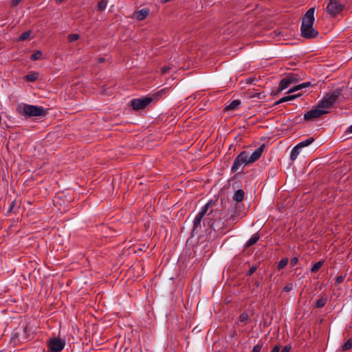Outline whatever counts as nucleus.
<instances>
[{
	"label": "nucleus",
	"instance_id": "nucleus-1",
	"mask_svg": "<svg viewBox=\"0 0 352 352\" xmlns=\"http://www.w3.org/2000/svg\"><path fill=\"white\" fill-rule=\"evenodd\" d=\"M212 214V217L208 222V226L217 234H225L224 230L228 227V223L221 219L222 212L221 210H211L208 215Z\"/></svg>",
	"mask_w": 352,
	"mask_h": 352
},
{
	"label": "nucleus",
	"instance_id": "nucleus-2",
	"mask_svg": "<svg viewBox=\"0 0 352 352\" xmlns=\"http://www.w3.org/2000/svg\"><path fill=\"white\" fill-rule=\"evenodd\" d=\"M221 212L226 217V221L228 223V226L230 224H235L237 221V217L239 215L236 206L229 199H221Z\"/></svg>",
	"mask_w": 352,
	"mask_h": 352
},
{
	"label": "nucleus",
	"instance_id": "nucleus-3",
	"mask_svg": "<svg viewBox=\"0 0 352 352\" xmlns=\"http://www.w3.org/2000/svg\"><path fill=\"white\" fill-rule=\"evenodd\" d=\"M32 338L28 325H23L16 328L11 336V341L17 344L25 343Z\"/></svg>",
	"mask_w": 352,
	"mask_h": 352
},
{
	"label": "nucleus",
	"instance_id": "nucleus-4",
	"mask_svg": "<svg viewBox=\"0 0 352 352\" xmlns=\"http://www.w3.org/2000/svg\"><path fill=\"white\" fill-rule=\"evenodd\" d=\"M212 201H208L201 210V211L196 215L193 221V228L192 234H197L198 231L201 228V223L206 214H208V210Z\"/></svg>",
	"mask_w": 352,
	"mask_h": 352
},
{
	"label": "nucleus",
	"instance_id": "nucleus-5",
	"mask_svg": "<svg viewBox=\"0 0 352 352\" xmlns=\"http://www.w3.org/2000/svg\"><path fill=\"white\" fill-rule=\"evenodd\" d=\"M250 164L248 159V151H241L234 159V163L231 167V171L236 173L240 168H243L246 165Z\"/></svg>",
	"mask_w": 352,
	"mask_h": 352
},
{
	"label": "nucleus",
	"instance_id": "nucleus-6",
	"mask_svg": "<svg viewBox=\"0 0 352 352\" xmlns=\"http://www.w3.org/2000/svg\"><path fill=\"white\" fill-rule=\"evenodd\" d=\"M22 114L28 116V117H38L45 116L46 111L43 107L24 104Z\"/></svg>",
	"mask_w": 352,
	"mask_h": 352
},
{
	"label": "nucleus",
	"instance_id": "nucleus-7",
	"mask_svg": "<svg viewBox=\"0 0 352 352\" xmlns=\"http://www.w3.org/2000/svg\"><path fill=\"white\" fill-rule=\"evenodd\" d=\"M340 95V90L336 89L331 94L327 95L323 97L318 107L328 109L330 108L337 100L338 96Z\"/></svg>",
	"mask_w": 352,
	"mask_h": 352
},
{
	"label": "nucleus",
	"instance_id": "nucleus-8",
	"mask_svg": "<svg viewBox=\"0 0 352 352\" xmlns=\"http://www.w3.org/2000/svg\"><path fill=\"white\" fill-rule=\"evenodd\" d=\"M65 346V340L56 338H50L47 342V352H60Z\"/></svg>",
	"mask_w": 352,
	"mask_h": 352
},
{
	"label": "nucleus",
	"instance_id": "nucleus-9",
	"mask_svg": "<svg viewBox=\"0 0 352 352\" xmlns=\"http://www.w3.org/2000/svg\"><path fill=\"white\" fill-rule=\"evenodd\" d=\"M152 101L153 98H150L148 96L141 98H135L131 101V105L133 110L139 111L144 109Z\"/></svg>",
	"mask_w": 352,
	"mask_h": 352
},
{
	"label": "nucleus",
	"instance_id": "nucleus-10",
	"mask_svg": "<svg viewBox=\"0 0 352 352\" xmlns=\"http://www.w3.org/2000/svg\"><path fill=\"white\" fill-rule=\"evenodd\" d=\"M344 9V6L338 0H329L327 10L329 14L336 16Z\"/></svg>",
	"mask_w": 352,
	"mask_h": 352
},
{
	"label": "nucleus",
	"instance_id": "nucleus-11",
	"mask_svg": "<svg viewBox=\"0 0 352 352\" xmlns=\"http://www.w3.org/2000/svg\"><path fill=\"white\" fill-rule=\"evenodd\" d=\"M327 111L326 110L322 109L318 107L316 109H311L308 111L304 115V119L305 120H314V119L320 118L322 115L327 113Z\"/></svg>",
	"mask_w": 352,
	"mask_h": 352
},
{
	"label": "nucleus",
	"instance_id": "nucleus-12",
	"mask_svg": "<svg viewBox=\"0 0 352 352\" xmlns=\"http://www.w3.org/2000/svg\"><path fill=\"white\" fill-rule=\"evenodd\" d=\"M314 11V8H311L306 12L302 19L301 27L313 26L315 20Z\"/></svg>",
	"mask_w": 352,
	"mask_h": 352
},
{
	"label": "nucleus",
	"instance_id": "nucleus-13",
	"mask_svg": "<svg viewBox=\"0 0 352 352\" xmlns=\"http://www.w3.org/2000/svg\"><path fill=\"white\" fill-rule=\"evenodd\" d=\"M301 36L307 39H311L316 37L318 32L313 26L300 27Z\"/></svg>",
	"mask_w": 352,
	"mask_h": 352
},
{
	"label": "nucleus",
	"instance_id": "nucleus-14",
	"mask_svg": "<svg viewBox=\"0 0 352 352\" xmlns=\"http://www.w3.org/2000/svg\"><path fill=\"white\" fill-rule=\"evenodd\" d=\"M265 148V144H262L250 155H249V153H248V159L250 164L257 161L261 157Z\"/></svg>",
	"mask_w": 352,
	"mask_h": 352
},
{
	"label": "nucleus",
	"instance_id": "nucleus-15",
	"mask_svg": "<svg viewBox=\"0 0 352 352\" xmlns=\"http://www.w3.org/2000/svg\"><path fill=\"white\" fill-rule=\"evenodd\" d=\"M301 79V76L296 69H293L292 72H287V88H289L290 84L297 83Z\"/></svg>",
	"mask_w": 352,
	"mask_h": 352
},
{
	"label": "nucleus",
	"instance_id": "nucleus-16",
	"mask_svg": "<svg viewBox=\"0 0 352 352\" xmlns=\"http://www.w3.org/2000/svg\"><path fill=\"white\" fill-rule=\"evenodd\" d=\"M311 86H312V84L310 82H305L296 85H292V84H290L289 88H287V94H293L294 92L300 91L304 88L309 87Z\"/></svg>",
	"mask_w": 352,
	"mask_h": 352
},
{
	"label": "nucleus",
	"instance_id": "nucleus-17",
	"mask_svg": "<svg viewBox=\"0 0 352 352\" xmlns=\"http://www.w3.org/2000/svg\"><path fill=\"white\" fill-rule=\"evenodd\" d=\"M149 13V10L146 8H143L140 10H138L134 13L135 17L138 21L144 20Z\"/></svg>",
	"mask_w": 352,
	"mask_h": 352
},
{
	"label": "nucleus",
	"instance_id": "nucleus-18",
	"mask_svg": "<svg viewBox=\"0 0 352 352\" xmlns=\"http://www.w3.org/2000/svg\"><path fill=\"white\" fill-rule=\"evenodd\" d=\"M241 103V102L240 100H234L228 105L225 107L224 111H228L235 110L239 107Z\"/></svg>",
	"mask_w": 352,
	"mask_h": 352
},
{
	"label": "nucleus",
	"instance_id": "nucleus-19",
	"mask_svg": "<svg viewBox=\"0 0 352 352\" xmlns=\"http://www.w3.org/2000/svg\"><path fill=\"white\" fill-rule=\"evenodd\" d=\"M168 91V88H164V89L154 93L149 98H153V100H159L162 98V96L165 95L167 93Z\"/></svg>",
	"mask_w": 352,
	"mask_h": 352
},
{
	"label": "nucleus",
	"instance_id": "nucleus-20",
	"mask_svg": "<svg viewBox=\"0 0 352 352\" xmlns=\"http://www.w3.org/2000/svg\"><path fill=\"white\" fill-rule=\"evenodd\" d=\"M245 197V192L242 189H239L235 191L232 198L236 202H241L243 200Z\"/></svg>",
	"mask_w": 352,
	"mask_h": 352
},
{
	"label": "nucleus",
	"instance_id": "nucleus-21",
	"mask_svg": "<svg viewBox=\"0 0 352 352\" xmlns=\"http://www.w3.org/2000/svg\"><path fill=\"white\" fill-rule=\"evenodd\" d=\"M247 96L249 98H257L258 99H262L265 97V95L263 92H256L254 91H249L247 92Z\"/></svg>",
	"mask_w": 352,
	"mask_h": 352
},
{
	"label": "nucleus",
	"instance_id": "nucleus-22",
	"mask_svg": "<svg viewBox=\"0 0 352 352\" xmlns=\"http://www.w3.org/2000/svg\"><path fill=\"white\" fill-rule=\"evenodd\" d=\"M285 199L284 197H280L277 200V209L280 212H285L286 211V205L285 204Z\"/></svg>",
	"mask_w": 352,
	"mask_h": 352
},
{
	"label": "nucleus",
	"instance_id": "nucleus-23",
	"mask_svg": "<svg viewBox=\"0 0 352 352\" xmlns=\"http://www.w3.org/2000/svg\"><path fill=\"white\" fill-rule=\"evenodd\" d=\"M300 149L301 148L298 144L293 148L289 157L292 161H294L297 158L298 154L300 153Z\"/></svg>",
	"mask_w": 352,
	"mask_h": 352
},
{
	"label": "nucleus",
	"instance_id": "nucleus-24",
	"mask_svg": "<svg viewBox=\"0 0 352 352\" xmlns=\"http://www.w3.org/2000/svg\"><path fill=\"white\" fill-rule=\"evenodd\" d=\"M259 235L258 234H253L252 237L245 243V248H249L254 245L259 240Z\"/></svg>",
	"mask_w": 352,
	"mask_h": 352
},
{
	"label": "nucleus",
	"instance_id": "nucleus-25",
	"mask_svg": "<svg viewBox=\"0 0 352 352\" xmlns=\"http://www.w3.org/2000/svg\"><path fill=\"white\" fill-rule=\"evenodd\" d=\"M327 302V297L322 296L316 301L315 307L316 308L323 307L326 305Z\"/></svg>",
	"mask_w": 352,
	"mask_h": 352
},
{
	"label": "nucleus",
	"instance_id": "nucleus-26",
	"mask_svg": "<svg viewBox=\"0 0 352 352\" xmlns=\"http://www.w3.org/2000/svg\"><path fill=\"white\" fill-rule=\"evenodd\" d=\"M38 72H32L30 74H28L25 76V80L28 82H34L38 78Z\"/></svg>",
	"mask_w": 352,
	"mask_h": 352
},
{
	"label": "nucleus",
	"instance_id": "nucleus-27",
	"mask_svg": "<svg viewBox=\"0 0 352 352\" xmlns=\"http://www.w3.org/2000/svg\"><path fill=\"white\" fill-rule=\"evenodd\" d=\"M286 89V78H283L279 83L278 87L277 88V90L274 92V95H276L282 90Z\"/></svg>",
	"mask_w": 352,
	"mask_h": 352
},
{
	"label": "nucleus",
	"instance_id": "nucleus-28",
	"mask_svg": "<svg viewBox=\"0 0 352 352\" xmlns=\"http://www.w3.org/2000/svg\"><path fill=\"white\" fill-rule=\"evenodd\" d=\"M314 141V138H310L309 139H307V140L298 143V145L300 146V148H302L305 146L310 145Z\"/></svg>",
	"mask_w": 352,
	"mask_h": 352
},
{
	"label": "nucleus",
	"instance_id": "nucleus-29",
	"mask_svg": "<svg viewBox=\"0 0 352 352\" xmlns=\"http://www.w3.org/2000/svg\"><path fill=\"white\" fill-rule=\"evenodd\" d=\"M352 348V338H349L346 342H345L342 346V349L344 351H346L350 350Z\"/></svg>",
	"mask_w": 352,
	"mask_h": 352
},
{
	"label": "nucleus",
	"instance_id": "nucleus-30",
	"mask_svg": "<svg viewBox=\"0 0 352 352\" xmlns=\"http://www.w3.org/2000/svg\"><path fill=\"white\" fill-rule=\"evenodd\" d=\"M31 33H32V32L30 30L25 31V32H23L20 35V36L18 38V41H23L28 39L30 36Z\"/></svg>",
	"mask_w": 352,
	"mask_h": 352
},
{
	"label": "nucleus",
	"instance_id": "nucleus-31",
	"mask_svg": "<svg viewBox=\"0 0 352 352\" xmlns=\"http://www.w3.org/2000/svg\"><path fill=\"white\" fill-rule=\"evenodd\" d=\"M107 6V0H101L98 3L97 8L99 11H103Z\"/></svg>",
	"mask_w": 352,
	"mask_h": 352
},
{
	"label": "nucleus",
	"instance_id": "nucleus-32",
	"mask_svg": "<svg viewBox=\"0 0 352 352\" xmlns=\"http://www.w3.org/2000/svg\"><path fill=\"white\" fill-rule=\"evenodd\" d=\"M322 265H323V261H318L312 266V267L311 269V272H318L321 268Z\"/></svg>",
	"mask_w": 352,
	"mask_h": 352
},
{
	"label": "nucleus",
	"instance_id": "nucleus-33",
	"mask_svg": "<svg viewBox=\"0 0 352 352\" xmlns=\"http://www.w3.org/2000/svg\"><path fill=\"white\" fill-rule=\"evenodd\" d=\"M302 95V92L300 91L296 94H287V102L292 101L297 98L300 97Z\"/></svg>",
	"mask_w": 352,
	"mask_h": 352
},
{
	"label": "nucleus",
	"instance_id": "nucleus-34",
	"mask_svg": "<svg viewBox=\"0 0 352 352\" xmlns=\"http://www.w3.org/2000/svg\"><path fill=\"white\" fill-rule=\"evenodd\" d=\"M248 319H249L248 314L247 312L244 311V312H243L242 314H240L238 320H239V322H245Z\"/></svg>",
	"mask_w": 352,
	"mask_h": 352
},
{
	"label": "nucleus",
	"instance_id": "nucleus-35",
	"mask_svg": "<svg viewBox=\"0 0 352 352\" xmlns=\"http://www.w3.org/2000/svg\"><path fill=\"white\" fill-rule=\"evenodd\" d=\"M42 56V52L39 50L36 51L34 54L31 55V60H37L40 59Z\"/></svg>",
	"mask_w": 352,
	"mask_h": 352
},
{
	"label": "nucleus",
	"instance_id": "nucleus-36",
	"mask_svg": "<svg viewBox=\"0 0 352 352\" xmlns=\"http://www.w3.org/2000/svg\"><path fill=\"white\" fill-rule=\"evenodd\" d=\"M79 35L78 34H70L67 36V39L69 42H74L79 38Z\"/></svg>",
	"mask_w": 352,
	"mask_h": 352
},
{
	"label": "nucleus",
	"instance_id": "nucleus-37",
	"mask_svg": "<svg viewBox=\"0 0 352 352\" xmlns=\"http://www.w3.org/2000/svg\"><path fill=\"white\" fill-rule=\"evenodd\" d=\"M286 266V258H283L278 263L277 269L280 270Z\"/></svg>",
	"mask_w": 352,
	"mask_h": 352
},
{
	"label": "nucleus",
	"instance_id": "nucleus-38",
	"mask_svg": "<svg viewBox=\"0 0 352 352\" xmlns=\"http://www.w3.org/2000/svg\"><path fill=\"white\" fill-rule=\"evenodd\" d=\"M257 267H258V266H257V265H252V266L250 267L249 270L246 272L245 276H251L252 274H253L255 272V271L256 270Z\"/></svg>",
	"mask_w": 352,
	"mask_h": 352
},
{
	"label": "nucleus",
	"instance_id": "nucleus-39",
	"mask_svg": "<svg viewBox=\"0 0 352 352\" xmlns=\"http://www.w3.org/2000/svg\"><path fill=\"white\" fill-rule=\"evenodd\" d=\"M284 236V234H283V236ZM275 240L276 241V242L278 243H279L280 245H284L285 243V239L283 237V239H280V236L279 234H276V239Z\"/></svg>",
	"mask_w": 352,
	"mask_h": 352
},
{
	"label": "nucleus",
	"instance_id": "nucleus-40",
	"mask_svg": "<svg viewBox=\"0 0 352 352\" xmlns=\"http://www.w3.org/2000/svg\"><path fill=\"white\" fill-rule=\"evenodd\" d=\"M296 65V63L293 60H287V70L295 69L292 67Z\"/></svg>",
	"mask_w": 352,
	"mask_h": 352
},
{
	"label": "nucleus",
	"instance_id": "nucleus-41",
	"mask_svg": "<svg viewBox=\"0 0 352 352\" xmlns=\"http://www.w3.org/2000/svg\"><path fill=\"white\" fill-rule=\"evenodd\" d=\"M343 280H344V276H342V275L338 276L336 279L335 285L338 286L339 284H340L342 282H343Z\"/></svg>",
	"mask_w": 352,
	"mask_h": 352
},
{
	"label": "nucleus",
	"instance_id": "nucleus-42",
	"mask_svg": "<svg viewBox=\"0 0 352 352\" xmlns=\"http://www.w3.org/2000/svg\"><path fill=\"white\" fill-rule=\"evenodd\" d=\"M263 344H256L252 349V352H261V350L262 349Z\"/></svg>",
	"mask_w": 352,
	"mask_h": 352
},
{
	"label": "nucleus",
	"instance_id": "nucleus-43",
	"mask_svg": "<svg viewBox=\"0 0 352 352\" xmlns=\"http://www.w3.org/2000/svg\"><path fill=\"white\" fill-rule=\"evenodd\" d=\"M15 204H16V201L15 200H14V201H12L11 202V204H10V207H9L8 211H7V213H11L12 212L13 208H14Z\"/></svg>",
	"mask_w": 352,
	"mask_h": 352
},
{
	"label": "nucleus",
	"instance_id": "nucleus-44",
	"mask_svg": "<svg viewBox=\"0 0 352 352\" xmlns=\"http://www.w3.org/2000/svg\"><path fill=\"white\" fill-rule=\"evenodd\" d=\"M298 261V259L297 257H294L290 262V264L292 267H294Z\"/></svg>",
	"mask_w": 352,
	"mask_h": 352
},
{
	"label": "nucleus",
	"instance_id": "nucleus-45",
	"mask_svg": "<svg viewBox=\"0 0 352 352\" xmlns=\"http://www.w3.org/2000/svg\"><path fill=\"white\" fill-rule=\"evenodd\" d=\"M170 69V67H163L161 68V73L162 74H166L167 72H168V71Z\"/></svg>",
	"mask_w": 352,
	"mask_h": 352
},
{
	"label": "nucleus",
	"instance_id": "nucleus-46",
	"mask_svg": "<svg viewBox=\"0 0 352 352\" xmlns=\"http://www.w3.org/2000/svg\"><path fill=\"white\" fill-rule=\"evenodd\" d=\"M21 1V0H12L11 1V6L12 7H16V6H17L19 4V3Z\"/></svg>",
	"mask_w": 352,
	"mask_h": 352
},
{
	"label": "nucleus",
	"instance_id": "nucleus-47",
	"mask_svg": "<svg viewBox=\"0 0 352 352\" xmlns=\"http://www.w3.org/2000/svg\"><path fill=\"white\" fill-rule=\"evenodd\" d=\"M286 102V96H283L279 100L276 101L275 102V104H280V103H282V102Z\"/></svg>",
	"mask_w": 352,
	"mask_h": 352
},
{
	"label": "nucleus",
	"instance_id": "nucleus-48",
	"mask_svg": "<svg viewBox=\"0 0 352 352\" xmlns=\"http://www.w3.org/2000/svg\"><path fill=\"white\" fill-rule=\"evenodd\" d=\"M280 351V346L278 345H276L273 347L272 352H279Z\"/></svg>",
	"mask_w": 352,
	"mask_h": 352
},
{
	"label": "nucleus",
	"instance_id": "nucleus-49",
	"mask_svg": "<svg viewBox=\"0 0 352 352\" xmlns=\"http://www.w3.org/2000/svg\"><path fill=\"white\" fill-rule=\"evenodd\" d=\"M346 133H352V124L346 130Z\"/></svg>",
	"mask_w": 352,
	"mask_h": 352
},
{
	"label": "nucleus",
	"instance_id": "nucleus-50",
	"mask_svg": "<svg viewBox=\"0 0 352 352\" xmlns=\"http://www.w3.org/2000/svg\"><path fill=\"white\" fill-rule=\"evenodd\" d=\"M98 62H99V63H102V62H104V58L100 57V58H98Z\"/></svg>",
	"mask_w": 352,
	"mask_h": 352
},
{
	"label": "nucleus",
	"instance_id": "nucleus-51",
	"mask_svg": "<svg viewBox=\"0 0 352 352\" xmlns=\"http://www.w3.org/2000/svg\"><path fill=\"white\" fill-rule=\"evenodd\" d=\"M292 285L287 284V292H289L290 289H292Z\"/></svg>",
	"mask_w": 352,
	"mask_h": 352
},
{
	"label": "nucleus",
	"instance_id": "nucleus-52",
	"mask_svg": "<svg viewBox=\"0 0 352 352\" xmlns=\"http://www.w3.org/2000/svg\"><path fill=\"white\" fill-rule=\"evenodd\" d=\"M64 0H55V2L57 3V4H60Z\"/></svg>",
	"mask_w": 352,
	"mask_h": 352
},
{
	"label": "nucleus",
	"instance_id": "nucleus-53",
	"mask_svg": "<svg viewBox=\"0 0 352 352\" xmlns=\"http://www.w3.org/2000/svg\"><path fill=\"white\" fill-rule=\"evenodd\" d=\"M280 352H286V346H284L282 349H281V351Z\"/></svg>",
	"mask_w": 352,
	"mask_h": 352
},
{
	"label": "nucleus",
	"instance_id": "nucleus-54",
	"mask_svg": "<svg viewBox=\"0 0 352 352\" xmlns=\"http://www.w3.org/2000/svg\"><path fill=\"white\" fill-rule=\"evenodd\" d=\"M235 333H236V331H234V332L231 334V336H231L232 338V337H234V335H235Z\"/></svg>",
	"mask_w": 352,
	"mask_h": 352
},
{
	"label": "nucleus",
	"instance_id": "nucleus-55",
	"mask_svg": "<svg viewBox=\"0 0 352 352\" xmlns=\"http://www.w3.org/2000/svg\"><path fill=\"white\" fill-rule=\"evenodd\" d=\"M286 292V286H285L282 289V293Z\"/></svg>",
	"mask_w": 352,
	"mask_h": 352
},
{
	"label": "nucleus",
	"instance_id": "nucleus-56",
	"mask_svg": "<svg viewBox=\"0 0 352 352\" xmlns=\"http://www.w3.org/2000/svg\"><path fill=\"white\" fill-rule=\"evenodd\" d=\"M255 285H256V287H258V286L259 285V283H258V281H256V282L255 283Z\"/></svg>",
	"mask_w": 352,
	"mask_h": 352
},
{
	"label": "nucleus",
	"instance_id": "nucleus-57",
	"mask_svg": "<svg viewBox=\"0 0 352 352\" xmlns=\"http://www.w3.org/2000/svg\"><path fill=\"white\" fill-rule=\"evenodd\" d=\"M243 170H241L239 173H236L235 176H237L239 174H241Z\"/></svg>",
	"mask_w": 352,
	"mask_h": 352
},
{
	"label": "nucleus",
	"instance_id": "nucleus-58",
	"mask_svg": "<svg viewBox=\"0 0 352 352\" xmlns=\"http://www.w3.org/2000/svg\"><path fill=\"white\" fill-rule=\"evenodd\" d=\"M289 349H290V347H288V346H287V352H289Z\"/></svg>",
	"mask_w": 352,
	"mask_h": 352
}]
</instances>
